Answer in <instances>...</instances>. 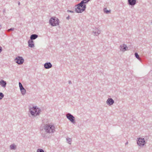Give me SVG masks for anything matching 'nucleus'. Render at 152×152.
Returning <instances> with one entry per match:
<instances>
[{"label": "nucleus", "mask_w": 152, "mask_h": 152, "mask_svg": "<svg viewBox=\"0 0 152 152\" xmlns=\"http://www.w3.org/2000/svg\"><path fill=\"white\" fill-rule=\"evenodd\" d=\"M1 26L0 25V29H1Z\"/></svg>", "instance_id": "c9c22d12"}, {"label": "nucleus", "mask_w": 152, "mask_h": 152, "mask_svg": "<svg viewBox=\"0 0 152 152\" xmlns=\"http://www.w3.org/2000/svg\"><path fill=\"white\" fill-rule=\"evenodd\" d=\"M29 111L32 116L35 117L39 115L41 110L40 108L35 106L30 108Z\"/></svg>", "instance_id": "f03ea898"}, {"label": "nucleus", "mask_w": 152, "mask_h": 152, "mask_svg": "<svg viewBox=\"0 0 152 152\" xmlns=\"http://www.w3.org/2000/svg\"><path fill=\"white\" fill-rule=\"evenodd\" d=\"M81 4H85L88 3L87 0H83L81 1Z\"/></svg>", "instance_id": "4be33fe9"}, {"label": "nucleus", "mask_w": 152, "mask_h": 152, "mask_svg": "<svg viewBox=\"0 0 152 152\" xmlns=\"http://www.w3.org/2000/svg\"><path fill=\"white\" fill-rule=\"evenodd\" d=\"M19 87H20V89H21L22 88L23 89V86H22V84H21V83L20 82L19 83Z\"/></svg>", "instance_id": "393cba45"}, {"label": "nucleus", "mask_w": 152, "mask_h": 152, "mask_svg": "<svg viewBox=\"0 0 152 152\" xmlns=\"http://www.w3.org/2000/svg\"><path fill=\"white\" fill-rule=\"evenodd\" d=\"M20 90L21 91V93L23 95L25 94L26 93V90L24 88H23V89L22 88V89H20Z\"/></svg>", "instance_id": "6ab92c4d"}, {"label": "nucleus", "mask_w": 152, "mask_h": 152, "mask_svg": "<svg viewBox=\"0 0 152 152\" xmlns=\"http://www.w3.org/2000/svg\"><path fill=\"white\" fill-rule=\"evenodd\" d=\"M4 94L2 93H0V100L1 99L4 97Z\"/></svg>", "instance_id": "5701e85b"}, {"label": "nucleus", "mask_w": 152, "mask_h": 152, "mask_svg": "<svg viewBox=\"0 0 152 152\" xmlns=\"http://www.w3.org/2000/svg\"><path fill=\"white\" fill-rule=\"evenodd\" d=\"M114 100L111 98H108L107 100L106 103L109 106H111L114 103Z\"/></svg>", "instance_id": "6e6552de"}, {"label": "nucleus", "mask_w": 152, "mask_h": 152, "mask_svg": "<svg viewBox=\"0 0 152 152\" xmlns=\"http://www.w3.org/2000/svg\"><path fill=\"white\" fill-rule=\"evenodd\" d=\"M10 149L11 150H15L16 148V146L14 144H12L10 145Z\"/></svg>", "instance_id": "f3484780"}, {"label": "nucleus", "mask_w": 152, "mask_h": 152, "mask_svg": "<svg viewBox=\"0 0 152 152\" xmlns=\"http://www.w3.org/2000/svg\"><path fill=\"white\" fill-rule=\"evenodd\" d=\"M128 142H126V143H125V145H127L128 144Z\"/></svg>", "instance_id": "2f4dec72"}, {"label": "nucleus", "mask_w": 152, "mask_h": 152, "mask_svg": "<svg viewBox=\"0 0 152 152\" xmlns=\"http://www.w3.org/2000/svg\"><path fill=\"white\" fill-rule=\"evenodd\" d=\"M101 31L98 28H96L93 31V34L94 35L97 36L101 33Z\"/></svg>", "instance_id": "9d476101"}, {"label": "nucleus", "mask_w": 152, "mask_h": 152, "mask_svg": "<svg viewBox=\"0 0 152 152\" xmlns=\"http://www.w3.org/2000/svg\"><path fill=\"white\" fill-rule=\"evenodd\" d=\"M49 22L50 24L52 26H56L59 25V20L55 17L51 18Z\"/></svg>", "instance_id": "7ed1b4c3"}, {"label": "nucleus", "mask_w": 152, "mask_h": 152, "mask_svg": "<svg viewBox=\"0 0 152 152\" xmlns=\"http://www.w3.org/2000/svg\"><path fill=\"white\" fill-rule=\"evenodd\" d=\"M145 141L144 138H138L137 140V144L140 146H143L145 144Z\"/></svg>", "instance_id": "39448f33"}, {"label": "nucleus", "mask_w": 152, "mask_h": 152, "mask_svg": "<svg viewBox=\"0 0 152 152\" xmlns=\"http://www.w3.org/2000/svg\"><path fill=\"white\" fill-rule=\"evenodd\" d=\"M52 66L51 64L49 62L46 63L44 65V67L46 69H49L51 68Z\"/></svg>", "instance_id": "f8f14e48"}, {"label": "nucleus", "mask_w": 152, "mask_h": 152, "mask_svg": "<svg viewBox=\"0 0 152 152\" xmlns=\"http://www.w3.org/2000/svg\"><path fill=\"white\" fill-rule=\"evenodd\" d=\"M66 140L67 141L68 143L71 145V144L72 139L71 138L67 137L66 138Z\"/></svg>", "instance_id": "aec40b11"}, {"label": "nucleus", "mask_w": 152, "mask_h": 152, "mask_svg": "<svg viewBox=\"0 0 152 152\" xmlns=\"http://www.w3.org/2000/svg\"><path fill=\"white\" fill-rule=\"evenodd\" d=\"M14 29V28H11L8 30V31H13Z\"/></svg>", "instance_id": "bb28decb"}, {"label": "nucleus", "mask_w": 152, "mask_h": 152, "mask_svg": "<svg viewBox=\"0 0 152 152\" xmlns=\"http://www.w3.org/2000/svg\"><path fill=\"white\" fill-rule=\"evenodd\" d=\"M128 48L127 46V45L124 44L123 45H121L120 47V50L123 52H124L126 50H127Z\"/></svg>", "instance_id": "0eeeda50"}, {"label": "nucleus", "mask_w": 152, "mask_h": 152, "mask_svg": "<svg viewBox=\"0 0 152 152\" xmlns=\"http://www.w3.org/2000/svg\"><path fill=\"white\" fill-rule=\"evenodd\" d=\"M151 23L152 24V20L151 21Z\"/></svg>", "instance_id": "f704fd0d"}, {"label": "nucleus", "mask_w": 152, "mask_h": 152, "mask_svg": "<svg viewBox=\"0 0 152 152\" xmlns=\"http://www.w3.org/2000/svg\"><path fill=\"white\" fill-rule=\"evenodd\" d=\"M75 11L77 13H82L84 10H82V8L79 6L75 5Z\"/></svg>", "instance_id": "9b49d317"}, {"label": "nucleus", "mask_w": 152, "mask_h": 152, "mask_svg": "<svg viewBox=\"0 0 152 152\" xmlns=\"http://www.w3.org/2000/svg\"><path fill=\"white\" fill-rule=\"evenodd\" d=\"M38 37V35L36 34H33L31 35L30 38L31 40H32L36 39Z\"/></svg>", "instance_id": "dca6fc26"}, {"label": "nucleus", "mask_w": 152, "mask_h": 152, "mask_svg": "<svg viewBox=\"0 0 152 152\" xmlns=\"http://www.w3.org/2000/svg\"><path fill=\"white\" fill-rule=\"evenodd\" d=\"M76 6H79L82 8V10H85L86 8V5L85 4H81V2L78 4L76 5Z\"/></svg>", "instance_id": "ddd939ff"}, {"label": "nucleus", "mask_w": 152, "mask_h": 152, "mask_svg": "<svg viewBox=\"0 0 152 152\" xmlns=\"http://www.w3.org/2000/svg\"><path fill=\"white\" fill-rule=\"evenodd\" d=\"M7 84V83L6 81H4L3 80H1L0 81V85L1 86L4 87V88L6 87Z\"/></svg>", "instance_id": "2eb2a0df"}, {"label": "nucleus", "mask_w": 152, "mask_h": 152, "mask_svg": "<svg viewBox=\"0 0 152 152\" xmlns=\"http://www.w3.org/2000/svg\"><path fill=\"white\" fill-rule=\"evenodd\" d=\"M134 55L136 58H137V59H138L140 61H141V58H140V57H139V55H138L137 53H134Z\"/></svg>", "instance_id": "a211bd4d"}, {"label": "nucleus", "mask_w": 152, "mask_h": 152, "mask_svg": "<svg viewBox=\"0 0 152 152\" xmlns=\"http://www.w3.org/2000/svg\"><path fill=\"white\" fill-rule=\"evenodd\" d=\"M87 2H88L89 1H90L91 0H87Z\"/></svg>", "instance_id": "72a5a7b5"}, {"label": "nucleus", "mask_w": 152, "mask_h": 152, "mask_svg": "<svg viewBox=\"0 0 152 152\" xmlns=\"http://www.w3.org/2000/svg\"><path fill=\"white\" fill-rule=\"evenodd\" d=\"M70 18V17L69 15H68V16L66 18L67 20H69Z\"/></svg>", "instance_id": "c756f323"}, {"label": "nucleus", "mask_w": 152, "mask_h": 152, "mask_svg": "<svg viewBox=\"0 0 152 152\" xmlns=\"http://www.w3.org/2000/svg\"><path fill=\"white\" fill-rule=\"evenodd\" d=\"M67 12H71V13H74V11H71V10H67Z\"/></svg>", "instance_id": "cd10ccee"}, {"label": "nucleus", "mask_w": 152, "mask_h": 152, "mask_svg": "<svg viewBox=\"0 0 152 152\" xmlns=\"http://www.w3.org/2000/svg\"><path fill=\"white\" fill-rule=\"evenodd\" d=\"M20 2H19L18 3V5H20Z\"/></svg>", "instance_id": "473e14b6"}, {"label": "nucleus", "mask_w": 152, "mask_h": 152, "mask_svg": "<svg viewBox=\"0 0 152 152\" xmlns=\"http://www.w3.org/2000/svg\"><path fill=\"white\" fill-rule=\"evenodd\" d=\"M2 51V48L1 46H0V53H1Z\"/></svg>", "instance_id": "c85d7f7f"}, {"label": "nucleus", "mask_w": 152, "mask_h": 152, "mask_svg": "<svg viewBox=\"0 0 152 152\" xmlns=\"http://www.w3.org/2000/svg\"><path fill=\"white\" fill-rule=\"evenodd\" d=\"M15 61L17 64L20 65L23 63L24 60L22 57L18 56L15 59Z\"/></svg>", "instance_id": "423d86ee"}, {"label": "nucleus", "mask_w": 152, "mask_h": 152, "mask_svg": "<svg viewBox=\"0 0 152 152\" xmlns=\"http://www.w3.org/2000/svg\"><path fill=\"white\" fill-rule=\"evenodd\" d=\"M69 84H72V82L71 81H70V80H69Z\"/></svg>", "instance_id": "7c9ffc66"}, {"label": "nucleus", "mask_w": 152, "mask_h": 152, "mask_svg": "<svg viewBox=\"0 0 152 152\" xmlns=\"http://www.w3.org/2000/svg\"><path fill=\"white\" fill-rule=\"evenodd\" d=\"M136 3V0H128V4L132 7L134 6Z\"/></svg>", "instance_id": "1a4fd4ad"}, {"label": "nucleus", "mask_w": 152, "mask_h": 152, "mask_svg": "<svg viewBox=\"0 0 152 152\" xmlns=\"http://www.w3.org/2000/svg\"><path fill=\"white\" fill-rule=\"evenodd\" d=\"M37 152H44V150L42 149H38L37 150Z\"/></svg>", "instance_id": "b1692460"}, {"label": "nucleus", "mask_w": 152, "mask_h": 152, "mask_svg": "<svg viewBox=\"0 0 152 152\" xmlns=\"http://www.w3.org/2000/svg\"><path fill=\"white\" fill-rule=\"evenodd\" d=\"M104 13H105L106 14H108L109 13H110V10H107V9L106 8H104Z\"/></svg>", "instance_id": "412c9836"}, {"label": "nucleus", "mask_w": 152, "mask_h": 152, "mask_svg": "<svg viewBox=\"0 0 152 152\" xmlns=\"http://www.w3.org/2000/svg\"><path fill=\"white\" fill-rule=\"evenodd\" d=\"M41 134L43 138H46V134L45 133H41Z\"/></svg>", "instance_id": "a878e982"}, {"label": "nucleus", "mask_w": 152, "mask_h": 152, "mask_svg": "<svg viewBox=\"0 0 152 152\" xmlns=\"http://www.w3.org/2000/svg\"><path fill=\"white\" fill-rule=\"evenodd\" d=\"M28 46L29 47L32 48L34 46V44L33 40L29 39L28 41Z\"/></svg>", "instance_id": "4468645a"}, {"label": "nucleus", "mask_w": 152, "mask_h": 152, "mask_svg": "<svg viewBox=\"0 0 152 152\" xmlns=\"http://www.w3.org/2000/svg\"><path fill=\"white\" fill-rule=\"evenodd\" d=\"M43 128L46 133H52L55 131V126L51 124H45Z\"/></svg>", "instance_id": "f257e3e1"}, {"label": "nucleus", "mask_w": 152, "mask_h": 152, "mask_svg": "<svg viewBox=\"0 0 152 152\" xmlns=\"http://www.w3.org/2000/svg\"><path fill=\"white\" fill-rule=\"evenodd\" d=\"M66 117L72 123L74 124H75V118L71 113H67L66 114Z\"/></svg>", "instance_id": "20e7f679"}]
</instances>
